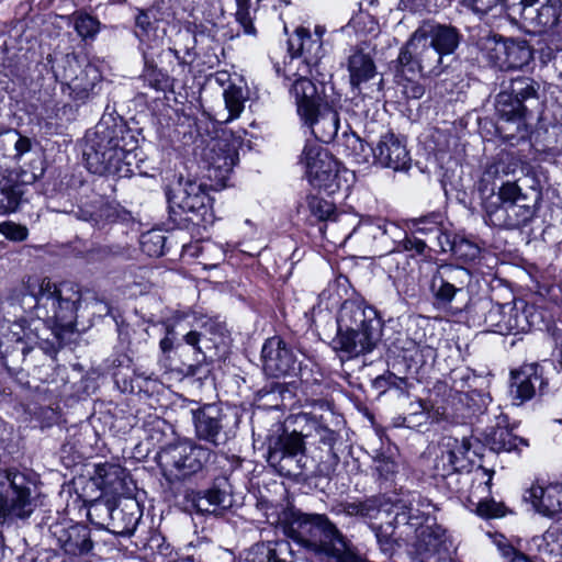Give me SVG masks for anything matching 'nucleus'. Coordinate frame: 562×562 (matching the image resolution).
Returning <instances> with one entry per match:
<instances>
[{"instance_id": "1", "label": "nucleus", "mask_w": 562, "mask_h": 562, "mask_svg": "<svg viewBox=\"0 0 562 562\" xmlns=\"http://www.w3.org/2000/svg\"><path fill=\"white\" fill-rule=\"evenodd\" d=\"M23 291L32 302L37 322L27 324L23 318H0V353L7 366V357L16 352L24 358L38 344L40 321L60 327L72 325L80 294L70 283L57 285L49 278L32 276L23 283Z\"/></svg>"}, {"instance_id": "2", "label": "nucleus", "mask_w": 562, "mask_h": 562, "mask_svg": "<svg viewBox=\"0 0 562 562\" xmlns=\"http://www.w3.org/2000/svg\"><path fill=\"white\" fill-rule=\"evenodd\" d=\"M136 140L121 121L102 117L87 133L83 158L88 170L100 176L131 177V158Z\"/></svg>"}, {"instance_id": "3", "label": "nucleus", "mask_w": 562, "mask_h": 562, "mask_svg": "<svg viewBox=\"0 0 562 562\" xmlns=\"http://www.w3.org/2000/svg\"><path fill=\"white\" fill-rule=\"evenodd\" d=\"M288 536L321 560L367 562L358 555L337 526L324 514L292 512Z\"/></svg>"}, {"instance_id": "4", "label": "nucleus", "mask_w": 562, "mask_h": 562, "mask_svg": "<svg viewBox=\"0 0 562 562\" xmlns=\"http://www.w3.org/2000/svg\"><path fill=\"white\" fill-rule=\"evenodd\" d=\"M461 41L459 30L435 21H424L402 46L404 65L441 74L442 59L456 52Z\"/></svg>"}, {"instance_id": "5", "label": "nucleus", "mask_w": 562, "mask_h": 562, "mask_svg": "<svg viewBox=\"0 0 562 562\" xmlns=\"http://www.w3.org/2000/svg\"><path fill=\"white\" fill-rule=\"evenodd\" d=\"M335 348L356 358L371 352L381 337V323L376 311L362 302L347 300L337 317Z\"/></svg>"}, {"instance_id": "6", "label": "nucleus", "mask_w": 562, "mask_h": 562, "mask_svg": "<svg viewBox=\"0 0 562 562\" xmlns=\"http://www.w3.org/2000/svg\"><path fill=\"white\" fill-rule=\"evenodd\" d=\"M539 194L531 200L516 182H504L497 192L483 201L486 220L495 227L515 229L527 225L536 215Z\"/></svg>"}, {"instance_id": "7", "label": "nucleus", "mask_w": 562, "mask_h": 562, "mask_svg": "<svg viewBox=\"0 0 562 562\" xmlns=\"http://www.w3.org/2000/svg\"><path fill=\"white\" fill-rule=\"evenodd\" d=\"M168 202L175 221L178 216L180 221L195 226L213 222L211 198L201 182L190 179L182 181L181 179L178 187L168 196Z\"/></svg>"}, {"instance_id": "8", "label": "nucleus", "mask_w": 562, "mask_h": 562, "mask_svg": "<svg viewBox=\"0 0 562 562\" xmlns=\"http://www.w3.org/2000/svg\"><path fill=\"white\" fill-rule=\"evenodd\" d=\"M540 83L530 77H517L503 85V89L496 97V114L508 120H514L516 128L522 126V117L526 113L539 105Z\"/></svg>"}, {"instance_id": "9", "label": "nucleus", "mask_w": 562, "mask_h": 562, "mask_svg": "<svg viewBox=\"0 0 562 562\" xmlns=\"http://www.w3.org/2000/svg\"><path fill=\"white\" fill-rule=\"evenodd\" d=\"M33 482L25 473L0 472V518L25 519L35 509L32 498Z\"/></svg>"}, {"instance_id": "10", "label": "nucleus", "mask_w": 562, "mask_h": 562, "mask_svg": "<svg viewBox=\"0 0 562 562\" xmlns=\"http://www.w3.org/2000/svg\"><path fill=\"white\" fill-rule=\"evenodd\" d=\"M301 162L305 167L308 182L331 194L347 182L348 170L340 169L339 162L318 144H306Z\"/></svg>"}, {"instance_id": "11", "label": "nucleus", "mask_w": 562, "mask_h": 562, "mask_svg": "<svg viewBox=\"0 0 562 562\" xmlns=\"http://www.w3.org/2000/svg\"><path fill=\"white\" fill-rule=\"evenodd\" d=\"M214 452L192 441L170 445L159 453V464L166 475L183 480L198 473L211 460Z\"/></svg>"}, {"instance_id": "12", "label": "nucleus", "mask_w": 562, "mask_h": 562, "mask_svg": "<svg viewBox=\"0 0 562 562\" xmlns=\"http://www.w3.org/2000/svg\"><path fill=\"white\" fill-rule=\"evenodd\" d=\"M267 461L280 474L300 475L305 469L306 457L303 437L297 432L269 436Z\"/></svg>"}, {"instance_id": "13", "label": "nucleus", "mask_w": 562, "mask_h": 562, "mask_svg": "<svg viewBox=\"0 0 562 562\" xmlns=\"http://www.w3.org/2000/svg\"><path fill=\"white\" fill-rule=\"evenodd\" d=\"M407 541L415 549L417 562H452L454 547L447 530L436 522L416 529Z\"/></svg>"}, {"instance_id": "14", "label": "nucleus", "mask_w": 562, "mask_h": 562, "mask_svg": "<svg viewBox=\"0 0 562 562\" xmlns=\"http://www.w3.org/2000/svg\"><path fill=\"white\" fill-rule=\"evenodd\" d=\"M291 76H284L288 80H292L290 94L294 99L296 113L300 120L307 117L322 106L331 102L327 95V85L324 82H314L310 79L312 71L310 67L304 65Z\"/></svg>"}, {"instance_id": "15", "label": "nucleus", "mask_w": 562, "mask_h": 562, "mask_svg": "<svg viewBox=\"0 0 562 562\" xmlns=\"http://www.w3.org/2000/svg\"><path fill=\"white\" fill-rule=\"evenodd\" d=\"M463 4L477 12H487L502 0H461ZM522 18L539 32L555 26L561 16L559 0H521Z\"/></svg>"}, {"instance_id": "16", "label": "nucleus", "mask_w": 562, "mask_h": 562, "mask_svg": "<svg viewBox=\"0 0 562 562\" xmlns=\"http://www.w3.org/2000/svg\"><path fill=\"white\" fill-rule=\"evenodd\" d=\"M392 507L395 512L394 524L396 527L403 528L400 535H404L406 538L416 529L422 528V526L436 522L432 516L437 509L436 506L420 493L409 492L393 504Z\"/></svg>"}, {"instance_id": "17", "label": "nucleus", "mask_w": 562, "mask_h": 562, "mask_svg": "<svg viewBox=\"0 0 562 562\" xmlns=\"http://www.w3.org/2000/svg\"><path fill=\"white\" fill-rule=\"evenodd\" d=\"M472 280L471 272L460 266L440 265L434 271L429 291L438 306L451 304L458 293H462Z\"/></svg>"}, {"instance_id": "18", "label": "nucleus", "mask_w": 562, "mask_h": 562, "mask_svg": "<svg viewBox=\"0 0 562 562\" xmlns=\"http://www.w3.org/2000/svg\"><path fill=\"white\" fill-rule=\"evenodd\" d=\"M226 418L223 409L215 404H206L194 411L195 437L215 448L225 446L233 438Z\"/></svg>"}, {"instance_id": "19", "label": "nucleus", "mask_w": 562, "mask_h": 562, "mask_svg": "<svg viewBox=\"0 0 562 562\" xmlns=\"http://www.w3.org/2000/svg\"><path fill=\"white\" fill-rule=\"evenodd\" d=\"M238 142L232 135L223 134L212 138L204 149V160L207 165L209 178L224 183L238 161Z\"/></svg>"}, {"instance_id": "20", "label": "nucleus", "mask_w": 562, "mask_h": 562, "mask_svg": "<svg viewBox=\"0 0 562 562\" xmlns=\"http://www.w3.org/2000/svg\"><path fill=\"white\" fill-rule=\"evenodd\" d=\"M494 471L482 465L472 471H454L451 469L436 471L437 476L445 480L446 486L454 494L467 496L470 503H474L473 496L479 492L486 495L492 485Z\"/></svg>"}, {"instance_id": "21", "label": "nucleus", "mask_w": 562, "mask_h": 562, "mask_svg": "<svg viewBox=\"0 0 562 562\" xmlns=\"http://www.w3.org/2000/svg\"><path fill=\"white\" fill-rule=\"evenodd\" d=\"M290 57L284 63L283 75L291 76L295 71H301L304 65L313 71L322 57L321 35L313 37L307 29L297 27L292 37L288 41Z\"/></svg>"}, {"instance_id": "22", "label": "nucleus", "mask_w": 562, "mask_h": 562, "mask_svg": "<svg viewBox=\"0 0 562 562\" xmlns=\"http://www.w3.org/2000/svg\"><path fill=\"white\" fill-rule=\"evenodd\" d=\"M484 323L491 331L501 335H516L531 327L524 302L520 307L516 303L492 305L485 314Z\"/></svg>"}, {"instance_id": "23", "label": "nucleus", "mask_w": 562, "mask_h": 562, "mask_svg": "<svg viewBox=\"0 0 562 562\" xmlns=\"http://www.w3.org/2000/svg\"><path fill=\"white\" fill-rule=\"evenodd\" d=\"M263 371L267 375L279 378L296 370L297 359L291 347L278 336L266 340L261 350Z\"/></svg>"}, {"instance_id": "24", "label": "nucleus", "mask_w": 562, "mask_h": 562, "mask_svg": "<svg viewBox=\"0 0 562 562\" xmlns=\"http://www.w3.org/2000/svg\"><path fill=\"white\" fill-rule=\"evenodd\" d=\"M372 153L378 165L395 171L408 168L411 162L404 139L393 132L382 134Z\"/></svg>"}, {"instance_id": "25", "label": "nucleus", "mask_w": 562, "mask_h": 562, "mask_svg": "<svg viewBox=\"0 0 562 562\" xmlns=\"http://www.w3.org/2000/svg\"><path fill=\"white\" fill-rule=\"evenodd\" d=\"M300 121L315 139L326 144L335 139L340 126L339 113L334 109L331 102Z\"/></svg>"}, {"instance_id": "26", "label": "nucleus", "mask_w": 562, "mask_h": 562, "mask_svg": "<svg viewBox=\"0 0 562 562\" xmlns=\"http://www.w3.org/2000/svg\"><path fill=\"white\" fill-rule=\"evenodd\" d=\"M186 502L199 514L221 515L232 506V496L217 485L204 491H190Z\"/></svg>"}, {"instance_id": "27", "label": "nucleus", "mask_w": 562, "mask_h": 562, "mask_svg": "<svg viewBox=\"0 0 562 562\" xmlns=\"http://www.w3.org/2000/svg\"><path fill=\"white\" fill-rule=\"evenodd\" d=\"M349 74V82L353 89L361 91L362 85L375 78L376 66L372 56L364 52L363 48L351 47L342 64Z\"/></svg>"}, {"instance_id": "28", "label": "nucleus", "mask_w": 562, "mask_h": 562, "mask_svg": "<svg viewBox=\"0 0 562 562\" xmlns=\"http://www.w3.org/2000/svg\"><path fill=\"white\" fill-rule=\"evenodd\" d=\"M535 510L544 517H554L562 513V484L551 483L542 486L533 484L525 496Z\"/></svg>"}, {"instance_id": "29", "label": "nucleus", "mask_w": 562, "mask_h": 562, "mask_svg": "<svg viewBox=\"0 0 562 562\" xmlns=\"http://www.w3.org/2000/svg\"><path fill=\"white\" fill-rule=\"evenodd\" d=\"M387 506L389 502L384 496H371L338 503L331 507V513L367 520L378 518L381 512H389Z\"/></svg>"}, {"instance_id": "30", "label": "nucleus", "mask_w": 562, "mask_h": 562, "mask_svg": "<svg viewBox=\"0 0 562 562\" xmlns=\"http://www.w3.org/2000/svg\"><path fill=\"white\" fill-rule=\"evenodd\" d=\"M445 447L446 449L441 451V454L436 460L435 471L446 469L454 471H472L474 469L469 458L471 450L469 439H449Z\"/></svg>"}, {"instance_id": "31", "label": "nucleus", "mask_w": 562, "mask_h": 562, "mask_svg": "<svg viewBox=\"0 0 562 562\" xmlns=\"http://www.w3.org/2000/svg\"><path fill=\"white\" fill-rule=\"evenodd\" d=\"M140 517L138 504L133 499H127L119 505L114 504L112 518L104 525V529L117 536H131Z\"/></svg>"}, {"instance_id": "32", "label": "nucleus", "mask_w": 562, "mask_h": 562, "mask_svg": "<svg viewBox=\"0 0 562 562\" xmlns=\"http://www.w3.org/2000/svg\"><path fill=\"white\" fill-rule=\"evenodd\" d=\"M366 236L372 238L375 250L380 252H392L397 238L402 236L401 228L383 218H376L362 223Z\"/></svg>"}, {"instance_id": "33", "label": "nucleus", "mask_w": 562, "mask_h": 562, "mask_svg": "<svg viewBox=\"0 0 562 562\" xmlns=\"http://www.w3.org/2000/svg\"><path fill=\"white\" fill-rule=\"evenodd\" d=\"M57 541L65 553L69 555H82L93 548L90 530L87 526L76 524L68 528H57Z\"/></svg>"}, {"instance_id": "34", "label": "nucleus", "mask_w": 562, "mask_h": 562, "mask_svg": "<svg viewBox=\"0 0 562 562\" xmlns=\"http://www.w3.org/2000/svg\"><path fill=\"white\" fill-rule=\"evenodd\" d=\"M401 58L402 48L400 49L395 65V83L401 88V92L406 99H420L425 93V88L422 83L408 77V74L416 75L419 72L422 76H439L440 74H430L426 69L404 65V60L401 61Z\"/></svg>"}, {"instance_id": "35", "label": "nucleus", "mask_w": 562, "mask_h": 562, "mask_svg": "<svg viewBox=\"0 0 562 562\" xmlns=\"http://www.w3.org/2000/svg\"><path fill=\"white\" fill-rule=\"evenodd\" d=\"M48 63L57 81L67 87L78 76L83 66L89 63L86 57L71 54H56L48 56Z\"/></svg>"}, {"instance_id": "36", "label": "nucleus", "mask_w": 562, "mask_h": 562, "mask_svg": "<svg viewBox=\"0 0 562 562\" xmlns=\"http://www.w3.org/2000/svg\"><path fill=\"white\" fill-rule=\"evenodd\" d=\"M496 427L491 430L486 441L495 452L518 450L520 446H528L527 440L520 438L507 428V417L499 415Z\"/></svg>"}, {"instance_id": "37", "label": "nucleus", "mask_w": 562, "mask_h": 562, "mask_svg": "<svg viewBox=\"0 0 562 562\" xmlns=\"http://www.w3.org/2000/svg\"><path fill=\"white\" fill-rule=\"evenodd\" d=\"M101 80V72L98 67L87 63L78 72V76L68 86L74 100L85 101L95 94V88Z\"/></svg>"}, {"instance_id": "38", "label": "nucleus", "mask_w": 562, "mask_h": 562, "mask_svg": "<svg viewBox=\"0 0 562 562\" xmlns=\"http://www.w3.org/2000/svg\"><path fill=\"white\" fill-rule=\"evenodd\" d=\"M531 369H524L521 366L510 372V395L515 404H521L531 400L536 393V386L529 380Z\"/></svg>"}, {"instance_id": "39", "label": "nucleus", "mask_w": 562, "mask_h": 562, "mask_svg": "<svg viewBox=\"0 0 562 562\" xmlns=\"http://www.w3.org/2000/svg\"><path fill=\"white\" fill-rule=\"evenodd\" d=\"M533 542L540 553L562 555V521L552 522L542 536L533 538Z\"/></svg>"}, {"instance_id": "40", "label": "nucleus", "mask_w": 562, "mask_h": 562, "mask_svg": "<svg viewBox=\"0 0 562 562\" xmlns=\"http://www.w3.org/2000/svg\"><path fill=\"white\" fill-rule=\"evenodd\" d=\"M532 50L526 41L507 40L504 69H518L532 60Z\"/></svg>"}, {"instance_id": "41", "label": "nucleus", "mask_w": 562, "mask_h": 562, "mask_svg": "<svg viewBox=\"0 0 562 562\" xmlns=\"http://www.w3.org/2000/svg\"><path fill=\"white\" fill-rule=\"evenodd\" d=\"M507 40L488 36L481 43L482 56L494 67L503 70Z\"/></svg>"}, {"instance_id": "42", "label": "nucleus", "mask_w": 562, "mask_h": 562, "mask_svg": "<svg viewBox=\"0 0 562 562\" xmlns=\"http://www.w3.org/2000/svg\"><path fill=\"white\" fill-rule=\"evenodd\" d=\"M144 70L143 79L145 83L155 89L156 91H162L167 87V76L157 68L155 63V53L144 50Z\"/></svg>"}, {"instance_id": "43", "label": "nucleus", "mask_w": 562, "mask_h": 562, "mask_svg": "<svg viewBox=\"0 0 562 562\" xmlns=\"http://www.w3.org/2000/svg\"><path fill=\"white\" fill-rule=\"evenodd\" d=\"M443 227V215L440 213H430L428 215L411 221V229L414 234H419L429 241Z\"/></svg>"}, {"instance_id": "44", "label": "nucleus", "mask_w": 562, "mask_h": 562, "mask_svg": "<svg viewBox=\"0 0 562 562\" xmlns=\"http://www.w3.org/2000/svg\"><path fill=\"white\" fill-rule=\"evenodd\" d=\"M22 195L21 186L10 180L0 181V214L14 212L21 202Z\"/></svg>"}, {"instance_id": "45", "label": "nucleus", "mask_w": 562, "mask_h": 562, "mask_svg": "<svg viewBox=\"0 0 562 562\" xmlns=\"http://www.w3.org/2000/svg\"><path fill=\"white\" fill-rule=\"evenodd\" d=\"M178 36L180 41L184 42L183 48H178L177 46H173L169 47V52L178 60L179 65H190L194 60L193 49L196 42V31H191L190 29L186 31H179Z\"/></svg>"}, {"instance_id": "46", "label": "nucleus", "mask_w": 562, "mask_h": 562, "mask_svg": "<svg viewBox=\"0 0 562 562\" xmlns=\"http://www.w3.org/2000/svg\"><path fill=\"white\" fill-rule=\"evenodd\" d=\"M491 487L486 495H483L482 492H479L476 496H473L476 513L484 518H498L505 515V507L502 503H497L494 499H490Z\"/></svg>"}, {"instance_id": "47", "label": "nucleus", "mask_w": 562, "mask_h": 562, "mask_svg": "<svg viewBox=\"0 0 562 562\" xmlns=\"http://www.w3.org/2000/svg\"><path fill=\"white\" fill-rule=\"evenodd\" d=\"M498 121L496 123V131L499 136L510 145L518 144L519 140L525 139L527 136V126L522 119V126L518 130L517 124L514 120L506 122L505 117L497 115Z\"/></svg>"}, {"instance_id": "48", "label": "nucleus", "mask_w": 562, "mask_h": 562, "mask_svg": "<svg viewBox=\"0 0 562 562\" xmlns=\"http://www.w3.org/2000/svg\"><path fill=\"white\" fill-rule=\"evenodd\" d=\"M223 97L225 108L228 111V116L224 121L228 122L238 117L244 110L245 98L243 89L235 85H231L224 90Z\"/></svg>"}, {"instance_id": "49", "label": "nucleus", "mask_w": 562, "mask_h": 562, "mask_svg": "<svg viewBox=\"0 0 562 562\" xmlns=\"http://www.w3.org/2000/svg\"><path fill=\"white\" fill-rule=\"evenodd\" d=\"M307 207L311 214L318 221L336 220V206L331 201H328L319 195L307 196Z\"/></svg>"}, {"instance_id": "50", "label": "nucleus", "mask_w": 562, "mask_h": 562, "mask_svg": "<svg viewBox=\"0 0 562 562\" xmlns=\"http://www.w3.org/2000/svg\"><path fill=\"white\" fill-rule=\"evenodd\" d=\"M401 423L397 425L405 426L407 428H418L425 425L429 419V409L425 402L418 401L409 404V412L400 417Z\"/></svg>"}, {"instance_id": "51", "label": "nucleus", "mask_w": 562, "mask_h": 562, "mask_svg": "<svg viewBox=\"0 0 562 562\" xmlns=\"http://www.w3.org/2000/svg\"><path fill=\"white\" fill-rule=\"evenodd\" d=\"M114 504L111 499L95 501L88 510L91 522L104 528V525L112 518Z\"/></svg>"}, {"instance_id": "52", "label": "nucleus", "mask_w": 562, "mask_h": 562, "mask_svg": "<svg viewBox=\"0 0 562 562\" xmlns=\"http://www.w3.org/2000/svg\"><path fill=\"white\" fill-rule=\"evenodd\" d=\"M74 26L80 37L90 38L99 32L100 22L87 13H77L74 18Z\"/></svg>"}, {"instance_id": "53", "label": "nucleus", "mask_w": 562, "mask_h": 562, "mask_svg": "<svg viewBox=\"0 0 562 562\" xmlns=\"http://www.w3.org/2000/svg\"><path fill=\"white\" fill-rule=\"evenodd\" d=\"M480 248L474 243L463 238L458 237L456 240L452 256L464 263L474 261L480 255Z\"/></svg>"}, {"instance_id": "54", "label": "nucleus", "mask_w": 562, "mask_h": 562, "mask_svg": "<svg viewBox=\"0 0 562 562\" xmlns=\"http://www.w3.org/2000/svg\"><path fill=\"white\" fill-rule=\"evenodd\" d=\"M495 161H497V164L493 165L488 169V173L503 172V173L507 175V173H510L516 170L520 159L514 153L502 151L498 154Z\"/></svg>"}, {"instance_id": "55", "label": "nucleus", "mask_w": 562, "mask_h": 562, "mask_svg": "<svg viewBox=\"0 0 562 562\" xmlns=\"http://www.w3.org/2000/svg\"><path fill=\"white\" fill-rule=\"evenodd\" d=\"M460 401L467 404L471 415H476L483 413L491 400L486 394L471 391L464 393Z\"/></svg>"}, {"instance_id": "56", "label": "nucleus", "mask_w": 562, "mask_h": 562, "mask_svg": "<svg viewBox=\"0 0 562 562\" xmlns=\"http://www.w3.org/2000/svg\"><path fill=\"white\" fill-rule=\"evenodd\" d=\"M121 469L116 465L99 467L97 473L101 480L100 487L103 490H115V480L120 477Z\"/></svg>"}, {"instance_id": "57", "label": "nucleus", "mask_w": 562, "mask_h": 562, "mask_svg": "<svg viewBox=\"0 0 562 562\" xmlns=\"http://www.w3.org/2000/svg\"><path fill=\"white\" fill-rule=\"evenodd\" d=\"M165 34V30H159V26L154 27L151 30V35L147 41H139V49L142 55L144 56V50L148 49V52L155 53V57L158 56L164 45Z\"/></svg>"}, {"instance_id": "58", "label": "nucleus", "mask_w": 562, "mask_h": 562, "mask_svg": "<svg viewBox=\"0 0 562 562\" xmlns=\"http://www.w3.org/2000/svg\"><path fill=\"white\" fill-rule=\"evenodd\" d=\"M164 240L165 237L160 234H145L140 239L142 249L149 256H161Z\"/></svg>"}, {"instance_id": "59", "label": "nucleus", "mask_w": 562, "mask_h": 562, "mask_svg": "<svg viewBox=\"0 0 562 562\" xmlns=\"http://www.w3.org/2000/svg\"><path fill=\"white\" fill-rule=\"evenodd\" d=\"M392 527V522L389 524L387 527L380 526L375 531L376 540L380 544L381 550L386 554H392L394 551V546L396 539L394 538L395 529L397 528L394 524L392 531L389 532V528Z\"/></svg>"}, {"instance_id": "60", "label": "nucleus", "mask_w": 562, "mask_h": 562, "mask_svg": "<svg viewBox=\"0 0 562 562\" xmlns=\"http://www.w3.org/2000/svg\"><path fill=\"white\" fill-rule=\"evenodd\" d=\"M524 369H531L529 380L536 386V393L543 394L548 386V379L544 376V367L540 363H525Z\"/></svg>"}, {"instance_id": "61", "label": "nucleus", "mask_w": 562, "mask_h": 562, "mask_svg": "<svg viewBox=\"0 0 562 562\" xmlns=\"http://www.w3.org/2000/svg\"><path fill=\"white\" fill-rule=\"evenodd\" d=\"M0 233L12 241H23L29 236V229L26 226L13 222L1 223Z\"/></svg>"}, {"instance_id": "62", "label": "nucleus", "mask_w": 562, "mask_h": 562, "mask_svg": "<svg viewBox=\"0 0 562 562\" xmlns=\"http://www.w3.org/2000/svg\"><path fill=\"white\" fill-rule=\"evenodd\" d=\"M136 35L139 38V41H147L149 36L151 35V30L156 26H158L156 21H153L149 16V14L145 11H140L136 15Z\"/></svg>"}, {"instance_id": "63", "label": "nucleus", "mask_w": 562, "mask_h": 562, "mask_svg": "<svg viewBox=\"0 0 562 562\" xmlns=\"http://www.w3.org/2000/svg\"><path fill=\"white\" fill-rule=\"evenodd\" d=\"M113 214H114L113 210L106 205L101 206L99 209V213H95V212H92L89 210H83V209H78V211L76 212V216L79 220L92 222L93 225L98 226V228H102L100 226V222H101L102 217L110 218L111 216H113Z\"/></svg>"}, {"instance_id": "64", "label": "nucleus", "mask_w": 562, "mask_h": 562, "mask_svg": "<svg viewBox=\"0 0 562 562\" xmlns=\"http://www.w3.org/2000/svg\"><path fill=\"white\" fill-rule=\"evenodd\" d=\"M458 240V237H451L449 234L443 232V227L438 232V234L429 241L430 248H438V251L447 252L450 251L452 254L453 247Z\"/></svg>"}]
</instances>
